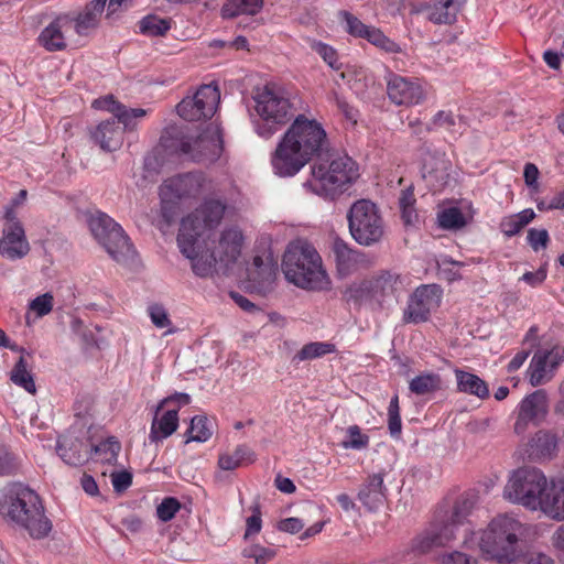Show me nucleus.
Here are the masks:
<instances>
[{"instance_id":"4d7b16f0","label":"nucleus","mask_w":564,"mask_h":564,"mask_svg":"<svg viewBox=\"0 0 564 564\" xmlns=\"http://www.w3.org/2000/svg\"><path fill=\"white\" fill-rule=\"evenodd\" d=\"M148 311H149V316H150L152 323L158 328H165L171 325V319L169 318V314L162 305H160V304L150 305Z\"/></svg>"},{"instance_id":"c85d7f7f","label":"nucleus","mask_w":564,"mask_h":564,"mask_svg":"<svg viewBox=\"0 0 564 564\" xmlns=\"http://www.w3.org/2000/svg\"><path fill=\"white\" fill-rule=\"evenodd\" d=\"M107 0H91L83 13L73 20V26L77 34L86 35L98 25L99 18L105 10Z\"/></svg>"},{"instance_id":"3c124183","label":"nucleus","mask_w":564,"mask_h":564,"mask_svg":"<svg viewBox=\"0 0 564 564\" xmlns=\"http://www.w3.org/2000/svg\"><path fill=\"white\" fill-rule=\"evenodd\" d=\"M91 451L95 455H104L102 459L105 462L112 463L117 459V455L120 451V444L117 441L108 440L93 446Z\"/></svg>"},{"instance_id":"680f3d73","label":"nucleus","mask_w":564,"mask_h":564,"mask_svg":"<svg viewBox=\"0 0 564 564\" xmlns=\"http://www.w3.org/2000/svg\"><path fill=\"white\" fill-rule=\"evenodd\" d=\"M312 48L322 56V58L333 68H338L337 66V54L335 50L327 44L322 42H315L312 45Z\"/></svg>"},{"instance_id":"603ef678","label":"nucleus","mask_w":564,"mask_h":564,"mask_svg":"<svg viewBox=\"0 0 564 564\" xmlns=\"http://www.w3.org/2000/svg\"><path fill=\"white\" fill-rule=\"evenodd\" d=\"M457 524L454 523L451 519L448 522L440 525L431 528L433 533L437 536L438 545L446 546L456 538V529Z\"/></svg>"},{"instance_id":"774afa93","label":"nucleus","mask_w":564,"mask_h":564,"mask_svg":"<svg viewBox=\"0 0 564 564\" xmlns=\"http://www.w3.org/2000/svg\"><path fill=\"white\" fill-rule=\"evenodd\" d=\"M525 564H555V562L544 552H530L525 557Z\"/></svg>"},{"instance_id":"13d9d810","label":"nucleus","mask_w":564,"mask_h":564,"mask_svg":"<svg viewBox=\"0 0 564 564\" xmlns=\"http://www.w3.org/2000/svg\"><path fill=\"white\" fill-rule=\"evenodd\" d=\"M474 505L469 499L458 500L453 509L451 520L457 525L463 524L464 520L471 512Z\"/></svg>"},{"instance_id":"393cba45","label":"nucleus","mask_w":564,"mask_h":564,"mask_svg":"<svg viewBox=\"0 0 564 564\" xmlns=\"http://www.w3.org/2000/svg\"><path fill=\"white\" fill-rule=\"evenodd\" d=\"M384 473L372 474L360 485L357 498L370 511L378 510L386 500Z\"/></svg>"},{"instance_id":"e2e57ef3","label":"nucleus","mask_w":564,"mask_h":564,"mask_svg":"<svg viewBox=\"0 0 564 564\" xmlns=\"http://www.w3.org/2000/svg\"><path fill=\"white\" fill-rule=\"evenodd\" d=\"M528 241L534 251L545 248L549 242V234L545 229H530L528 231Z\"/></svg>"},{"instance_id":"ddd939ff","label":"nucleus","mask_w":564,"mask_h":564,"mask_svg":"<svg viewBox=\"0 0 564 564\" xmlns=\"http://www.w3.org/2000/svg\"><path fill=\"white\" fill-rule=\"evenodd\" d=\"M180 151L194 162L216 161L223 151L220 130L209 126L200 135L183 139L180 143Z\"/></svg>"},{"instance_id":"4be33fe9","label":"nucleus","mask_w":564,"mask_h":564,"mask_svg":"<svg viewBox=\"0 0 564 564\" xmlns=\"http://www.w3.org/2000/svg\"><path fill=\"white\" fill-rule=\"evenodd\" d=\"M185 240H187V245L191 249L188 252L184 251V246L181 241V234L177 235L178 248L181 252L191 260L194 273L202 278L209 275L215 265L219 263V260L215 257L214 252L210 254H203L199 252V237L186 235Z\"/></svg>"},{"instance_id":"0eeeda50","label":"nucleus","mask_w":564,"mask_h":564,"mask_svg":"<svg viewBox=\"0 0 564 564\" xmlns=\"http://www.w3.org/2000/svg\"><path fill=\"white\" fill-rule=\"evenodd\" d=\"M256 111L261 119L257 133L270 138L293 118L292 104L285 93L273 85H265L254 96Z\"/></svg>"},{"instance_id":"338daca9","label":"nucleus","mask_w":564,"mask_h":564,"mask_svg":"<svg viewBox=\"0 0 564 564\" xmlns=\"http://www.w3.org/2000/svg\"><path fill=\"white\" fill-rule=\"evenodd\" d=\"M546 278V271L544 269H539L535 272H525L521 280L531 286L540 285Z\"/></svg>"},{"instance_id":"052dcab7","label":"nucleus","mask_w":564,"mask_h":564,"mask_svg":"<svg viewBox=\"0 0 564 564\" xmlns=\"http://www.w3.org/2000/svg\"><path fill=\"white\" fill-rule=\"evenodd\" d=\"M440 564H477L476 560L463 552L454 551L437 557Z\"/></svg>"},{"instance_id":"7ed1b4c3","label":"nucleus","mask_w":564,"mask_h":564,"mask_svg":"<svg viewBox=\"0 0 564 564\" xmlns=\"http://www.w3.org/2000/svg\"><path fill=\"white\" fill-rule=\"evenodd\" d=\"M282 270L285 279L299 288L311 291L330 289L332 281L323 267L319 253L306 241L297 240L288 246Z\"/></svg>"},{"instance_id":"a211bd4d","label":"nucleus","mask_w":564,"mask_h":564,"mask_svg":"<svg viewBox=\"0 0 564 564\" xmlns=\"http://www.w3.org/2000/svg\"><path fill=\"white\" fill-rule=\"evenodd\" d=\"M549 409V399L545 390H536L527 395L519 404L518 417L514 423V432L523 434L529 423H536L542 420Z\"/></svg>"},{"instance_id":"09e8293b","label":"nucleus","mask_w":564,"mask_h":564,"mask_svg":"<svg viewBox=\"0 0 564 564\" xmlns=\"http://www.w3.org/2000/svg\"><path fill=\"white\" fill-rule=\"evenodd\" d=\"M388 429L392 437H398L402 431L399 397L394 395L388 408Z\"/></svg>"},{"instance_id":"f257e3e1","label":"nucleus","mask_w":564,"mask_h":564,"mask_svg":"<svg viewBox=\"0 0 564 564\" xmlns=\"http://www.w3.org/2000/svg\"><path fill=\"white\" fill-rule=\"evenodd\" d=\"M328 150L329 142L322 123L299 115L279 141L271 164L276 175L290 177L310 161L324 158Z\"/></svg>"},{"instance_id":"49530a36","label":"nucleus","mask_w":564,"mask_h":564,"mask_svg":"<svg viewBox=\"0 0 564 564\" xmlns=\"http://www.w3.org/2000/svg\"><path fill=\"white\" fill-rule=\"evenodd\" d=\"M347 438L341 442L344 448L362 449L369 444V436L361 433L358 425H350L347 429Z\"/></svg>"},{"instance_id":"39448f33","label":"nucleus","mask_w":564,"mask_h":564,"mask_svg":"<svg viewBox=\"0 0 564 564\" xmlns=\"http://www.w3.org/2000/svg\"><path fill=\"white\" fill-rule=\"evenodd\" d=\"M6 514L32 539H44L53 530V523L45 513L40 496L28 487L20 486L12 491L8 498Z\"/></svg>"},{"instance_id":"f3484780","label":"nucleus","mask_w":564,"mask_h":564,"mask_svg":"<svg viewBox=\"0 0 564 564\" xmlns=\"http://www.w3.org/2000/svg\"><path fill=\"white\" fill-rule=\"evenodd\" d=\"M564 360V346L555 345L551 349H539L530 362V383L533 387L550 381L554 370Z\"/></svg>"},{"instance_id":"bf43d9fd","label":"nucleus","mask_w":564,"mask_h":564,"mask_svg":"<svg viewBox=\"0 0 564 564\" xmlns=\"http://www.w3.org/2000/svg\"><path fill=\"white\" fill-rule=\"evenodd\" d=\"M53 308V296L50 293H45L35 297L30 303V310L34 311L37 316H44L48 314Z\"/></svg>"},{"instance_id":"0e129e2a","label":"nucleus","mask_w":564,"mask_h":564,"mask_svg":"<svg viewBox=\"0 0 564 564\" xmlns=\"http://www.w3.org/2000/svg\"><path fill=\"white\" fill-rule=\"evenodd\" d=\"M304 528V522L299 518H286L278 523V529L283 532L295 534Z\"/></svg>"},{"instance_id":"69168bd1","label":"nucleus","mask_w":564,"mask_h":564,"mask_svg":"<svg viewBox=\"0 0 564 564\" xmlns=\"http://www.w3.org/2000/svg\"><path fill=\"white\" fill-rule=\"evenodd\" d=\"M112 486L117 491L126 490L132 482V475L128 471L112 474Z\"/></svg>"},{"instance_id":"1a4fd4ad","label":"nucleus","mask_w":564,"mask_h":564,"mask_svg":"<svg viewBox=\"0 0 564 564\" xmlns=\"http://www.w3.org/2000/svg\"><path fill=\"white\" fill-rule=\"evenodd\" d=\"M547 479L536 468L522 467L514 470L509 477L505 489V499L519 503L530 510H538L540 497L546 489Z\"/></svg>"},{"instance_id":"dca6fc26","label":"nucleus","mask_w":564,"mask_h":564,"mask_svg":"<svg viewBox=\"0 0 564 564\" xmlns=\"http://www.w3.org/2000/svg\"><path fill=\"white\" fill-rule=\"evenodd\" d=\"M387 94L398 106H413L425 99V90L416 78H406L393 73L387 76Z\"/></svg>"},{"instance_id":"c03bdc74","label":"nucleus","mask_w":564,"mask_h":564,"mask_svg":"<svg viewBox=\"0 0 564 564\" xmlns=\"http://www.w3.org/2000/svg\"><path fill=\"white\" fill-rule=\"evenodd\" d=\"M187 435L186 443L206 442L212 436V431L207 426V417L202 415L194 416L187 430Z\"/></svg>"},{"instance_id":"ea45409f","label":"nucleus","mask_w":564,"mask_h":564,"mask_svg":"<svg viewBox=\"0 0 564 564\" xmlns=\"http://www.w3.org/2000/svg\"><path fill=\"white\" fill-rule=\"evenodd\" d=\"M441 388V378L436 373H423L410 381L409 389L417 395L434 392Z\"/></svg>"},{"instance_id":"79ce46f5","label":"nucleus","mask_w":564,"mask_h":564,"mask_svg":"<svg viewBox=\"0 0 564 564\" xmlns=\"http://www.w3.org/2000/svg\"><path fill=\"white\" fill-rule=\"evenodd\" d=\"M437 219L440 226L447 230H458L466 225V219L457 207H451L440 212Z\"/></svg>"},{"instance_id":"2eb2a0df","label":"nucleus","mask_w":564,"mask_h":564,"mask_svg":"<svg viewBox=\"0 0 564 564\" xmlns=\"http://www.w3.org/2000/svg\"><path fill=\"white\" fill-rule=\"evenodd\" d=\"M212 189V182L202 173H187L166 180L159 191L162 203H173L185 196H196Z\"/></svg>"},{"instance_id":"b1692460","label":"nucleus","mask_w":564,"mask_h":564,"mask_svg":"<svg viewBox=\"0 0 564 564\" xmlns=\"http://www.w3.org/2000/svg\"><path fill=\"white\" fill-rule=\"evenodd\" d=\"M332 250L340 275H348L359 267L368 263L362 252L350 248L348 243L340 238L334 239Z\"/></svg>"},{"instance_id":"58836bf2","label":"nucleus","mask_w":564,"mask_h":564,"mask_svg":"<svg viewBox=\"0 0 564 564\" xmlns=\"http://www.w3.org/2000/svg\"><path fill=\"white\" fill-rule=\"evenodd\" d=\"M335 351V346L324 341H313L304 345L293 357V361L301 362L323 357Z\"/></svg>"},{"instance_id":"9b49d317","label":"nucleus","mask_w":564,"mask_h":564,"mask_svg":"<svg viewBox=\"0 0 564 564\" xmlns=\"http://www.w3.org/2000/svg\"><path fill=\"white\" fill-rule=\"evenodd\" d=\"M226 205L218 199H208L192 214L182 219L178 234L184 251H191L186 235L200 237L206 229L218 226L224 217Z\"/></svg>"},{"instance_id":"4c0bfd02","label":"nucleus","mask_w":564,"mask_h":564,"mask_svg":"<svg viewBox=\"0 0 564 564\" xmlns=\"http://www.w3.org/2000/svg\"><path fill=\"white\" fill-rule=\"evenodd\" d=\"M253 456V452L247 445H239L232 454H221L218 458V466L223 470H234L246 462H252Z\"/></svg>"},{"instance_id":"bb28decb","label":"nucleus","mask_w":564,"mask_h":564,"mask_svg":"<svg viewBox=\"0 0 564 564\" xmlns=\"http://www.w3.org/2000/svg\"><path fill=\"white\" fill-rule=\"evenodd\" d=\"M460 4V0H435L422 10L427 11V19L435 24H452L456 21Z\"/></svg>"},{"instance_id":"473e14b6","label":"nucleus","mask_w":564,"mask_h":564,"mask_svg":"<svg viewBox=\"0 0 564 564\" xmlns=\"http://www.w3.org/2000/svg\"><path fill=\"white\" fill-rule=\"evenodd\" d=\"M455 377L459 392L476 395L481 400H485L489 397V389L487 383L478 376L460 369H456Z\"/></svg>"},{"instance_id":"5701e85b","label":"nucleus","mask_w":564,"mask_h":564,"mask_svg":"<svg viewBox=\"0 0 564 564\" xmlns=\"http://www.w3.org/2000/svg\"><path fill=\"white\" fill-rule=\"evenodd\" d=\"M538 510H541L549 518L564 520V478L546 482V489L540 497Z\"/></svg>"},{"instance_id":"f03ea898","label":"nucleus","mask_w":564,"mask_h":564,"mask_svg":"<svg viewBox=\"0 0 564 564\" xmlns=\"http://www.w3.org/2000/svg\"><path fill=\"white\" fill-rule=\"evenodd\" d=\"M530 527L509 514H498L479 533L478 546L487 558L513 564L524 556Z\"/></svg>"},{"instance_id":"20e7f679","label":"nucleus","mask_w":564,"mask_h":564,"mask_svg":"<svg viewBox=\"0 0 564 564\" xmlns=\"http://www.w3.org/2000/svg\"><path fill=\"white\" fill-rule=\"evenodd\" d=\"M317 159L312 166L311 177L303 187L322 197H334L351 184L358 176L355 162L348 156Z\"/></svg>"},{"instance_id":"de8ad7c7","label":"nucleus","mask_w":564,"mask_h":564,"mask_svg":"<svg viewBox=\"0 0 564 564\" xmlns=\"http://www.w3.org/2000/svg\"><path fill=\"white\" fill-rule=\"evenodd\" d=\"M275 554V550L260 544H252L242 551V555L248 558H253L256 564H267L274 558Z\"/></svg>"},{"instance_id":"37998d69","label":"nucleus","mask_w":564,"mask_h":564,"mask_svg":"<svg viewBox=\"0 0 564 564\" xmlns=\"http://www.w3.org/2000/svg\"><path fill=\"white\" fill-rule=\"evenodd\" d=\"M362 39H367L375 46L389 52L399 53L401 47L394 41L390 40L383 32L375 26H370Z\"/></svg>"},{"instance_id":"2f4dec72","label":"nucleus","mask_w":564,"mask_h":564,"mask_svg":"<svg viewBox=\"0 0 564 564\" xmlns=\"http://www.w3.org/2000/svg\"><path fill=\"white\" fill-rule=\"evenodd\" d=\"M85 444L76 438L63 437L57 442L59 457L70 466H78L88 459Z\"/></svg>"},{"instance_id":"e433bc0d","label":"nucleus","mask_w":564,"mask_h":564,"mask_svg":"<svg viewBox=\"0 0 564 564\" xmlns=\"http://www.w3.org/2000/svg\"><path fill=\"white\" fill-rule=\"evenodd\" d=\"M29 365L24 355H21L15 366L11 370L10 379L12 382L31 394L36 392L35 382L31 371L29 370Z\"/></svg>"},{"instance_id":"7c9ffc66","label":"nucleus","mask_w":564,"mask_h":564,"mask_svg":"<svg viewBox=\"0 0 564 564\" xmlns=\"http://www.w3.org/2000/svg\"><path fill=\"white\" fill-rule=\"evenodd\" d=\"M448 167L449 162L443 156L432 155L424 161L422 175L431 186L440 187L448 180Z\"/></svg>"},{"instance_id":"f704fd0d","label":"nucleus","mask_w":564,"mask_h":564,"mask_svg":"<svg viewBox=\"0 0 564 564\" xmlns=\"http://www.w3.org/2000/svg\"><path fill=\"white\" fill-rule=\"evenodd\" d=\"M535 217L531 208L523 209L518 214L505 217L500 223V229L507 237H513L519 234Z\"/></svg>"},{"instance_id":"6e6552de","label":"nucleus","mask_w":564,"mask_h":564,"mask_svg":"<svg viewBox=\"0 0 564 564\" xmlns=\"http://www.w3.org/2000/svg\"><path fill=\"white\" fill-rule=\"evenodd\" d=\"M348 228L354 240L370 247L384 236V223L376 204L369 199L355 202L347 214Z\"/></svg>"},{"instance_id":"a19ab883","label":"nucleus","mask_w":564,"mask_h":564,"mask_svg":"<svg viewBox=\"0 0 564 564\" xmlns=\"http://www.w3.org/2000/svg\"><path fill=\"white\" fill-rule=\"evenodd\" d=\"M171 29V21L156 15L144 17L140 21V31L144 35L161 36Z\"/></svg>"},{"instance_id":"f8f14e48","label":"nucleus","mask_w":564,"mask_h":564,"mask_svg":"<svg viewBox=\"0 0 564 564\" xmlns=\"http://www.w3.org/2000/svg\"><path fill=\"white\" fill-rule=\"evenodd\" d=\"M220 100L216 85L200 86L194 96L185 97L176 107L177 113L187 121H198L214 116Z\"/></svg>"},{"instance_id":"9d476101","label":"nucleus","mask_w":564,"mask_h":564,"mask_svg":"<svg viewBox=\"0 0 564 564\" xmlns=\"http://www.w3.org/2000/svg\"><path fill=\"white\" fill-rule=\"evenodd\" d=\"M87 223L94 238L115 261L126 262L133 257L134 250L129 238L111 217L97 212L88 217Z\"/></svg>"},{"instance_id":"cd10ccee","label":"nucleus","mask_w":564,"mask_h":564,"mask_svg":"<svg viewBox=\"0 0 564 564\" xmlns=\"http://www.w3.org/2000/svg\"><path fill=\"white\" fill-rule=\"evenodd\" d=\"M156 410L155 416L151 424L149 440L152 443L161 442L171 436L178 426V410L173 409L164 412L159 416Z\"/></svg>"},{"instance_id":"72a5a7b5","label":"nucleus","mask_w":564,"mask_h":564,"mask_svg":"<svg viewBox=\"0 0 564 564\" xmlns=\"http://www.w3.org/2000/svg\"><path fill=\"white\" fill-rule=\"evenodd\" d=\"M400 284L399 275L384 272L372 281L371 295L376 301L382 304L387 299L395 294Z\"/></svg>"},{"instance_id":"c756f323","label":"nucleus","mask_w":564,"mask_h":564,"mask_svg":"<svg viewBox=\"0 0 564 564\" xmlns=\"http://www.w3.org/2000/svg\"><path fill=\"white\" fill-rule=\"evenodd\" d=\"M557 449V437L549 431H539L529 442L528 453L533 459L550 458Z\"/></svg>"},{"instance_id":"aec40b11","label":"nucleus","mask_w":564,"mask_h":564,"mask_svg":"<svg viewBox=\"0 0 564 564\" xmlns=\"http://www.w3.org/2000/svg\"><path fill=\"white\" fill-rule=\"evenodd\" d=\"M243 236L239 228L228 227L220 234L217 246L213 252L219 260V264L224 268H229L236 263L241 254Z\"/></svg>"},{"instance_id":"6e6d98bb","label":"nucleus","mask_w":564,"mask_h":564,"mask_svg":"<svg viewBox=\"0 0 564 564\" xmlns=\"http://www.w3.org/2000/svg\"><path fill=\"white\" fill-rule=\"evenodd\" d=\"M252 514L246 521L245 539L250 538L253 534H258L262 528L260 505L254 503L251 507Z\"/></svg>"},{"instance_id":"5fc2aeb1","label":"nucleus","mask_w":564,"mask_h":564,"mask_svg":"<svg viewBox=\"0 0 564 564\" xmlns=\"http://www.w3.org/2000/svg\"><path fill=\"white\" fill-rule=\"evenodd\" d=\"M340 15L346 22L348 33L354 36L364 37L370 28L369 25L364 24L357 17L347 11H343Z\"/></svg>"},{"instance_id":"423d86ee","label":"nucleus","mask_w":564,"mask_h":564,"mask_svg":"<svg viewBox=\"0 0 564 564\" xmlns=\"http://www.w3.org/2000/svg\"><path fill=\"white\" fill-rule=\"evenodd\" d=\"M93 107L107 110L116 118L101 121L95 130L91 131L94 142L97 143L101 150L107 152L118 150L123 142L124 129H133V120L147 115V110L142 108H127L124 105L115 100L112 95L94 100Z\"/></svg>"},{"instance_id":"864d4df0","label":"nucleus","mask_w":564,"mask_h":564,"mask_svg":"<svg viewBox=\"0 0 564 564\" xmlns=\"http://www.w3.org/2000/svg\"><path fill=\"white\" fill-rule=\"evenodd\" d=\"M181 503L176 498H164L156 508L158 518L164 522L172 520L180 510Z\"/></svg>"},{"instance_id":"4468645a","label":"nucleus","mask_w":564,"mask_h":564,"mask_svg":"<svg viewBox=\"0 0 564 564\" xmlns=\"http://www.w3.org/2000/svg\"><path fill=\"white\" fill-rule=\"evenodd\" d=\"M442 290L436 284L419 286L410 296L403 312V322L420 324L426 322L432 312L438 308Z\"/></svg>"},{"instance_id":"a878e982","label":"nucleus","mask_w":564,"mask_h":564,"mask_svg":"<svg viewBox=\"0 0 564 564\" xmlns=\"http://www.w3.org/2000/svg\"><path fill=\"white\" fill-rule=\"evenodd\" d=\"M73 28V20L58 17L43 29L39 43L48 52L62 51L66 47L65 33Z\"/></svg>"},{"instance_id":"8fccbe9b","label":"nucleus","mask_w":564,"mask_h":564,"mask_svg":"<svg viewBox=\"0 0 564 564\" xmlns=\"http://www.w3.org/2000/svg\"><path fill=\"white\" fill-rule=\"evenodd\" d=\"M434 547H440V545L437 536L433 533L432 529H429L416 536L412 543L413 551L420 554L427 553Z\"/></svg>"},{"instance_id":"6ab92c4d","label":"nucleus","mask_w":564,"mask_h":564,"mask_svg":"<svg viewBox=\"0 0 564 564\" xmlns=\"http://www.w3.org/2000/svg\"><path fill=\"white\" fill-rule=\"evenodd\" d=\"M30 251L22 223H13L10 227H3L0 239V254L9 260L24 258Z\"/></svg>"},{"instance_id":"a18cd8bd","label":"nucleus","mask_w":564,"mask_h":564,"mask_svg":"<svg viewBox=\"0 0 564 564\" xmlns=\"http://www.w3.org/2000/svg\"><path fill=\"white\" fill-rule=\"evenodd\" d=\"M432 124L434 128L444 129L452 133H463L460 119H457L451 111H438L434 116Z\"/></svg>"},{"instance_id":"c9c22d12","label":"nucleus","mask_w":564,"mask_h":564,"mask_svg":"<svg viewBox=\"0 0 564 564\" xmlns=\"http://www.w3.org/2000/svg\"><path fill=\"white\" fill-rule=\"evenodd\" d=\"M263 6V0H227L223 6L224 18H235L240 14H256Z\"/></svg>"},{"instance_id":"412c9836","label":"nucleus","mask_w":564,"mask_h":564,"mask_svg":"<svg viewBox=\"0 0 564 564\" xmlns=\"http://www.w3.org/2000/svg\"><path fill=\"white\" fill-rule=\"evenodd\" d=\"M276 276V263L271 259L256 256L248 268V279L251 286L259 293L265 294L272 290Z\"/></svg>"}]
</instances>
